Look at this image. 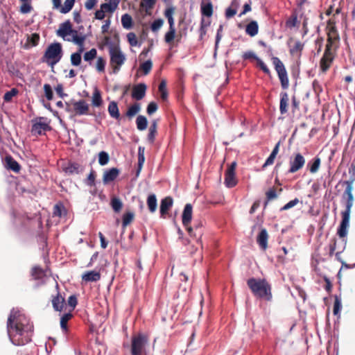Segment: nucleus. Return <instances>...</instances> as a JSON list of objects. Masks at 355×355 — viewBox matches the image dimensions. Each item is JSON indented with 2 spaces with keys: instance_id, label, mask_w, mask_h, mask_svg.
<instances>
[{
  "instance_id": "f257e3e1",
  "label": "nucleus",
  "mask_w": 355,
  "mask_h": 355,
  "mask_svg": "<svg viewBox=\"0 0 355 355\" xmlns=\"http://www.w3.org/2000/svg\"><path fill=\"white\" fill-rule=\"evenodd\" d=\"M33 325L20 310L12 309L7 320V333L10 341L16 346H22L31 340Z\"/></svg>"
},
{
  "instance_id": "f03ea898",
  "label": "nucleus",
  "mask_w": 355,
  "mask_h": 355,
  "mask_svg": "<svg viewBox=\"0 0 355 355\" xmlns=\"http://www.w3.org/2000/svg\"><path fill=\"white\" fill-rule=\"evenodd\" d=\"M104 44L109 48L110 64L112 66V72L117 73L126 60L125 55L122 52L119 44L115 45L110 37L104 38Z\"/></svg>"
},
{
  "instance_id": "7ed1b4c3",
  "label": "nucleus",
  "mask_w": 355,
  "mask_h": 355,
  "mask_svg": "<svg viewBox=\"0 0 355 355\" xmlns=\"http://www.w3.org/2000/svg\"><path fill=\"white\" fill-rule=\"evenodd\" d=\"M247 284L255 296L267 301L271 300V286L266 279L252 277L248 279Z\"/></svg>"
},
{
  "instance_id": "20e7f679",
  "label": "nucleus",
  "mask_w": 355,
  "mask_h": 355,
  "mask_svg": "<svg viewBox=\"0 0 355 355\" xmlns=\"http://www.w3.org/2000/svg\"><path fill=\"white\" fill-rule=\"evenodd\" d=\"M62 45L58 42L51 44L46 49L44 57L47 59L49 65L53 66L62 58Z\"/></svg>"
},
{
  "instance_id": "39448f33",
  "label": "nucleus",
  "mask_w": 355,
  "mask_h": 355,
  "mask_svg": "<svg viewBox=\"0 0 355 355\" xmlns=\"http://www.w3.org/2000/svg\"><path fill=\"white\" fill-rule=\"evenodd\" d=\"M148 343V337L144 334H139L137 336H132L131 340V354L142 355Z\"/></svg>"
},
{
  "instance_id": "423d86ee",
  "label": "nucleus",
  "mask_w": 355,
  "mask_h": 355,
  "mask_svg": "<svg viewBox=\"0 0 355 355\" xmlns=\"http://www.w3.org/2000/svg\"><path fill=\"white\" fill-rule=\"evenodd\" d=\"M332 44V38L329 37L327 39L324 52L320 62V67L323 73L326 72L329 69L334 60V55L331 51Z\"/></svg>"
},
{
  "instance_id": "0eeeda50",
  "label": "nucleus",
  "mask_w": 355,
  "mask_h": 355,
  "mask_svg": "<svg viewBox=\"0 0 355 355\" xmlns=\"http://www.w3.org/2000/svg\"><path fill=\"white\" fill-rule=\"evenodd\" d=\"M275 69L277 71L281 86L283 89H286L289 86L288 74L284 64L277 57L273 56L271 58Z\"/></svg>"
},
{
  "instance_id": "6e6552de",
  "label": "nucleus",
  "mask_w": 355,
  "mask_h": 355,
  "mask_svg": "<svg viewBox=\"0 0 355 355\" xmlns=\"http://www.w3.org/2000/svg\"><path fill=\"white\" fill-rule=\"evenodd\" d=\"M236 166V162H233L225 171L224 184L227 188H232L237 184L235 177Z\"/></svg>"
},
{
  "instance_id": "1a4fd4ad",
  "label": "nucleus",
  "mask_w": 355,
  "mask_h": 355,
  "mask_svg": "<svg viewBox=\"0 0 355 355\" xmlns=\"http://www.w3.org/2000/svg\"><path fill=\"white\" fill-rule=\"evenodd\" d=\"M202 227L203 223L202 220H195L193 227H187L189 236L195 239L198 243L200 241L201 237L203 234Z\"/></svg>"
},
{
  "instance_id": "9d476101",
  "label": "nucleus",
  "mask_w": 355,
  "mask_h": 355,
  "mask_svg": "<svg viewBox=\"0 0 355 355\" xmlns=\"http://www.w3.org/2000/svg\"><path fill=\"white\" fill-rule=\"evenodd\" d=\"M305 164V159L300 153L295 155L294 157L290 160V168L288 173H294L301 169Z\"/></svg>"
},
{
  "instance_id": "9b49d317",
  "label": "nucleus",
  "mask_w": 355,
  "mask_h": 355,
  "mask_svg": "<svg viewBox=\"0 0 355 355\" xmlns=\"http://www.w3.org/2000/svg\"><path fill=\"white\" fill-rule=\"evenodd\" d=\"M51 127L45 121L44 117H40L37 121L33 123L31 132L33 134L41 135L43 131H49Z\"/></svg>"
},
{
  "instance_id": "f8f14e48",
  "label": "nucleus",
  "mask_w": 355,
  "mask_h": 355,
  "mask_svg": "<svg viewBox=\"0 0 355 355\" xmlns=\"http://www.w3.org/2000/svg\"><path fill=\"white\" fill-rule=\"evenodd\" d=\"M341 214L342 220L338 228L337 234L340 238H345L347 234V229L349 226L350 213L342 211Z\"/></svg>"
},
{
  "instance_id": "ddd939ff",
  "label": "nucleus",
  "mask_w": 355,
  "mask_h": 355,
  "mask_svg": "<svg viewBox=\"0 0 355 355\" xmlns=\"http://www.w3.org/2000/svg\"><path fill=\"white\" fill-rule=\"evenodd\" d=\"M73 107L76 114L77 115L81 116L88 114L89 105L83 99L73 102Z\"/></svg>"
},
{
  "instance_id": "4468645a",
  "label": "nucleus",
  "mask_w": 355,
  "mask_h": 355,
  "mask_svg": "<svg viewBox=\"0 0 355 355\" xmlns=\"http://www.w3.org/2000/svg\"><path fill=\"white\" fill-rule=\"evenodd\" d=\"M63 171L68 175H78L83 171V167L77 162H69L63 167Z\"/></svg>"
},
{
  "instance_id": "2eb2a0df",
  "label": "nucleus",
  "mask_w": 355,
  "mask_h": 355,
  "mask_svg": "<svg viewBox=\"0 0 355 355\" xmlns=\"http://www.w3.org/2000/svg\"><path fill=\"white\" fill-rule=\"evenodd\" d=\"M146 85L145 83H139L132 88V97L137 100H141L146 95Z\"/></svg>"
},
{
  "instance_id": "dca6fc26",
  "label": "nucleus",
  "mask_w": 355,
  "mask_h": 355,
  "mask_svg": "<svg viewBox=\"0 0 355 355\" xmlns=\"http://www.w3.org/2000/svg\"><path fill=\"white\" fill-rule=\"evenodd\" d=\"M73 33H77V31L72 29L71 24L69 20H67L60 24L59 29L57 31V34L65 39V37L68 35Z\"/></svg>"
},
{
  "instance_id": "f3484780",
  "label": "nucleus",
  "mask_w": 355,
  "mask_h": 355,
  "mask_svg": "<svg viewBox=\"0 0 355 355\" xmlns=\"http://www.w3.org/2000/svg\"><path fill=\"white\" fill-rule=\"evenodd\" d=\"M193 207L191 204L188 203L184 207L182 215V224L184 227L189 226L192 219Z\"/></svg>"
},
{
  "instance_id": "a211bd4d",
  "label": "nucleus",
  "mask_w": 355,
  "mask_h": 355,
  "mask_svg": "<svg viewBox=\"0 0 355 355\" xmlns=\"http://www.w3.org/2000/svg\"><path fill=\"white\" fill-rule=\"evenodd\" d=\"M173 200L171 197L167 196L162 199L159 207L161 217H164L168 210L173 206Z\"/></svg>"
},
{
  "instance_id": "6ab92c4d",
  "label": "nucleus",
  "mask_w": 355,
  "mask_h": 355,
  "mask_svg": "<svg viewBox=\"0 0 355 355\" xmlns=\"http://www.w3.org/2000/svg\"><path fill=\"white\" fill-rule=\"evenodd\" d=\"M119 174V170L116 168H112L104 172L103 182L104 184H107L114 181Z\"/></svg>"
},
{
  "instance_id": "aec40b11",
  "label": "nucleus",
  "mask_w": 355,
  "mask_h": 355,
  "mask_svg": "<svg viewBox=\"0 0 355 355\" xmlns=\"http://www.w3.org/2000/svg\"><path fill=\"white\" fill-rule=\"evenodd\" d=\"M268 234L265 228H262L257 236V242L260 248L266 250L268 248Z\"/></svg>"
},
{
  "instance_id": "412c9836",
  "label": "nucleus",
  "mask_w": 355,
  "mask_h": 355,
  "mask_svg": "<svg viewBox=\"0 0 355 355\" xmlns=\"http://www.w3.org/2000/svg\"><path fill=\"white\" fill-rule=\"evenodd\" d=\"M82 279L87 282H96L100 280L101 274L96 270L88 271L82 275Z\"/></svg>"
},
{
  "instance_id": "4be33fe9",
  "label": "nucleus",
  "mask_w": 355,
  "mask_h": 355,
  "mask_svg": "<svg viewBox=\"0 0 355 355\" xmlns=\"http://www.w3.org/2000/svg\"><path fill=\"white\" fill-rule=\"evenodd\" d=\"M288 95L286 92L280 94L279 110L282 114L288 112Z\"/></svg>"
},
{
  "instance_id": "5701e85b",
  "label": "nucleus",
  "mask_w": 355,
  "mask_h": 355,
  "mask_svg": "<svg viewBox=\"0 0 355 355\" xmlns=\"http://www.w3.org/2000/svg\"><path fill=\"white\" fill-rule=\"evenodd\" d=\"M65 304L64 298L62 297L60 293H58L52 300V304L53 309L57 311H61Z\"/></svg>"
},
{
  "instance_id": "b1692460",
  "label": "nucleus",
  "mask_w": 355,
  "mask_h": 355,
  "mask_svg": "<svg viewBox=\"0 0 355 355\" xmlns=\"http://www.w3.org/2000/svg\"><path fill=\"white\" fill-rule=\"evenodd\" d=\"M107 111L112 118L114 119H119L120 118L119 110L116 102L114 101H111L108 105Z\"/></svg>"
},
{
  "instance_id": "393cba45",
  "label": "nucleus",
  "mask_w": 355,
  "mask_h": 355,
  "mask_svg": "<svg viewBox=\"0 0 355 355\" xmlns=\"http://www.w3.org/2000/svg\"><path fill=\"white\" fill-rule=\"evenodd\" d=\"M145 148L142 146H139L138 148V166L136 172V175L139 176L144 163L145 162V155H144Z\"/></svg>"
},
{
  "instance_id": "a878e982",
  "label": "nucleus",
  "mask_w": 355,
  "mask_h": 355,
  "mask_svg": "<svg viewBox=\"0 0 355 355\" xmlns=\"http://www.w3.org/2000/svg\"><path fill=\"white\" fill-rule=\"evenodd\" d=\"M6 166L8 169L14 172H19L20 170V165L11 156L6 157Z\"/></svg>"
},
{
  "instance_id": "bb28decb",
  "label": "nucleus",
  "mask_w": 355,
  "mask_h": 355,
  "mask_svg": "<svg viewBox=\"0 0 355 355\" xmlns=\"http://www.w3.org/2000/svg\"><path fill=\"white\" fill-rule=\"evenodd\" d=\"M157 120L155 119L151 122L148 130V140L150 144H153L157 133Z\"/></svg>"
},
{
  "instance_id": "cd10ccee",
  "label": "nucleus",
  "mask_w": 355,
  "mask_h": 355,
  "mask_svg": "<svg viewBox=\"0 0 355 355\" xmlns=\"http://www.w3.org/2000/svg\"><path fill=\"white\" fill-rule=\"evenodd\" d=\"M303 49H304V44L302 43L300 40H297L295 42L294 45L290 48L289 51L292 55H296L298 57H300Z\"/></svg>"
},
{
  "instance_id": "c85d7f7f",
  "label": "nucleus",
  "mask_w": 355,
  "mask_h": 355,
  "mask_svg": "<svg viewBox=\"0 0 355 355\" xmlns=\"http://www.w3.org/2000/svg\"><path fill=\"white\" fill-rule=\"evenodd\" d=\"M259 26L256 21L250 22L245 28V32L251 37L255 36L258 33Z\"/></svg>"
},
{
  "instance_id": "c756f323",
  "label": "nucleus",
  "mask_w": 355,
  "mask_h": 355,
  "mask_svg": "<svg viewBox=\"0 0 355 355\" xmlns=\"http://www.w3.org/2000/svg\"><path fill=\"white\" fill-rule=\"evenodd\" d=\"M147 205L150 212L156 211L157 207V198L155 194H150L147 198Z\"/></svg>"
},
{
  "instance_id": "7c9ffc66",
  "label": "nucleus",
  "mask_w": 355,
  "mask_h": 355,
  "mask_svg": "<svg viewBox=\"0 0 355 355\" xmlns=\"http://www.w3.org/2000/svg\"><path fill=\"white\" fill-rule=\"evenodd\" d=\"M121 24L123 27L126 30L132 28L133 26V21L132 17L127 13L123 15L121 17Z\"/></svg>"
},
{
  "instance_id": "2f4dec72",
  "label": "nucleus",
  "mask_w": 355,
  "mask_h": 355,
  "mask_svg": "<svg viewBox=\"0 0 355 355\" xmlns=\"http://www.w3.org/2000/svg\"><path fill=\"white\" fill-rule=\"evenodd\" d=\"M137 128L139 130L143 131L146 129L148 126V120L146 116L139 115L136 119Z\"/></svg>"
},
{
  "instance_id": "473e14b6",
  "label": "nucleus",
  "mask_w": 355,
  "mask_h": 355,
  "mask_svg": "<svg viewBox=\"0 0 355 355\" xmlns=\"http://www.w3.org/2000/svg\"><path fill=\"white\" fill-rule=\"evenodd\" d=\"M320 162V158L315 157L311 162L308 163V166H309V171L311 173H315L318 171Z\"/></svg>"
},
{
  "instance_id": "72a5a7b5",
  "label": "nucleus",
  "mask_w": 355,
  "mask_h": 355,
  "mask_svg": "<svg viewBox=\"0 0 355 355\" xmlns=\"http://www.w3.org/2000/svg\"><path fill=\"white\" fill-rule=\"evenodd\" d=\"M31 275L35 279H42L45 276V273L42 268L34 266L31 270Z\"/></svg>"
},
{
  "instance_id": "f704fd0d",
  "label": "nucleus",
  "mask_w": 355,
  "mask_h": 355,
  "mask_svg": "<svg viewBox=\"0 0 355 355\" xmlns=\"http://www.w3.org/2000/svg\"><path fill=\"white\" fill-rule=\"evenodd\" d=\"M92 103L94 107H99L102 105L103 100L101 98V94L98 89H96L93 93Z\"/></svg>"
},
{
  "instance_id": "c9c22d12",
  "label": "nucleus",
  "mask_w": 355,
  "mask_h": 355,
  "mask_svg": "<svg viewBox=\"0 0 355 355\" xmlns=\"http://www.w3.org/2000/svg\"><path fill=\"white\" fill-rule=\"evenodd\" d=\"M141 110V107L139 103H135L130 107H128L126 116L129 118H131L136 115Z\"/></svg>"
},
{
  "instance_id": "e433bc0d",
  "label": "nucleus",
  "mask_w": 355,
  "mask_h": 355,
  "mask_svg": "<svg viewBox=\"0 0 355 355\" xmlns=\"http://www.w3.org/2000/svg\"><path fill=\"white\" fill-rule=\"evenodd\" d=\"M201 12L202 15L211 17L213 13V8L211 3L209 2L207 4L202 5Z\"/></svg>"
},
{
  "instance_id": "4c0bfd02",
  "label": "nucleus",
  "mask_w": 355,
  "mask_h": 355,
  "mask_svg": "<svg viewBox=\"0 0 355 355\" xmlns=\"http://www.w3.org/2000/svg\"><path fill=\"white\" fill-rule=\"evenodd\" d=\"M110 160L109 154L105 151H101L98 154V163L101 166L106 165Z\"/></svg>"
},
{
  "instance_id": "58836bf2",
  "label": "nucleus",
  "mask_w": 355,
  "mask_h": 355,
  "mask_svg": "<svg viewBox=\"0 0 355 355\" xmlns=\"http://www.w3.org/2000/svg\"><path fill=\"white\" fill-rule=\"evenodd\" d=\"M111 206L115 212H119L123 207V203L118 198H113L111 200Z\"/></svg>"
},
{
  "instance_id": "ea45409f",
  "label": "nucleus",
  "mask_w": 355,
  "mask_h": 355,
  "mask_svg": "<svg viewBox=\"0 0 355 355\" xmlns=\"http://www.w3.org/2000/svg\"><path fill=\"white\" fill-rule=\"evenodd\" d=\"M75 0H65L64 6L60 9V12L65 14L69 12L73 8Z\"/></svg>"
},
{
  "instance_id": "a19ab883",
  "label": "nucleus",
  "mask_w": 355,
  "mask_h": 355,
  "mask_svg": "<svg viewBox=\"0 0 355 355\" xmlns=\"http://www.w3.org/2000/svg\"><path fill=\"white\" fill-rule=\"evenodd\" d=\"M19 91L17 88H12L10 91L5 93L3 100L5 102H10L12 98L18 94Z\"/></svg>"
},
{
  "instance_id": "79ce46f5",
  "label": "nucleus",
  "mask_w": 355,
  "mask_h": 355,
  "mask_svg": "<svg viewBox=\"0 0 355 355\" xmlns=\"http://www.w3.org/2000/svg\"><path fill=\"white\" fill-rule=\"evenodd\" d=\"M72 317L71 313H64L60 318V327L63 330H67V322L71 319Z\"/></svg>"
},
{
  "instance_id": "37998d69",
  "label": "nucleus",
  "mask_w": 355,
  "mask_h": 355,
  "mask_svg": "<svg viewBox=\"0 0 355 355\" xmlns=\"http://www.w3.org/2000/svg\"><path fill=\"white\" fill-rule=\"evenodd\" d=\"M157 0H141V6L147 12L151 10L155 6Z\"/></svg>"
},
{
  "instance_id": "c03bdc74",
  "label": "nucleus",
  "mask_w": 355,
  "mask_h": 355,
  "mask_svg": "<svg viewBox=\"0 0 355 355\" xmlns=\"http://www.w3.org/2000/svg\"><path fill=\"white\" fill-rule=\"evenodd\" d=\"M134 218V214L132 212H128L123 216L122 226L125 227Z\"/></svg>"
},
{
  "instance_id": "a18cd8bd",
  "label": "nucleus",
  "mask_w": 355,
  "mask_h": 355,
  "mask_svg": "<svg viewBox=\"0 0 355 355\" xmlns=\"http://www.w3.org/2000/svg\"><path fill=\"white\" fill-rule=\"evenodd\" d=\"M96 49H92L89 51L85 52L83 56L85 61L89 62L92 60L96 57Z\"/></svg>"
},
{
  "instance_id": "49530a36",
  "label": "nucleus",
  "mask_w": 355,
  "mask_h": 355,
  "mask_svg": "<svg viewBox=\"0 0 355 355\" xmlns=\"http://www.w3.org/2000/svg\"><path fill=\"white\" fill-rule=\"evenodd\" d=\"M153 63L150 60H148L141 64L140 68L143 70L144 73L147 75L151 70Z\"/></svg>"
},
{
  "instance_id": "de8ad7c7",
  "label": "nucleus",
  "mask_w": 355,
  "mask_h": 355,
  "mask_svg": "<svg viewBox=\"0 0 355 355\" xmlns=\"http://www.w3.org/2000/svg\"><path fill=\"white\" fill-rule=\"evenodd\" d=\"M95 179V172L92 170L87 176V179L85 180V184L89 187H94L96 185Z\"/></svg>"
},
{
  "instance_id": "09e8293b",
  "label": "nucleus",
  "mask_w": 355,
  "mask_h": 355,
  "mask_svg": "<svg viewBox=\"0 0 355 355\" xmlns=\"http://www.w3.org/2000/svg\"><path fill=\"white\" fill-rule=\"evenodd\" d=\"M44 94H45V96L47 98V100L51 101L53 97V93L52 87L49 84H45L44 85Z\"/></svg>"
},
{
  "instance_id": "8fccbe9b",
  "label": "nucleus",
  "mask_w": 355,
  "mask_h": 355,
  "mask_svg": "<svg viewBox=\"0 0 355 355\" xmlns=\"http://www.w3.org/2000/svg\"><path fill=\"white\" fill-rule=\"evenodd\" d=\"M127 39L128 41L131 46H138V41L136 37V35L132 33H128L127 34Z\"/></svg>"
},
{
  "instance_id": "3c124183",
  "label": "nucleus",
  "mask_w": 355,
  "mask_h": 355,
  "mask_svg": "<svg viewBox=\"0 0 355 355\" xmlns=\"http://www.w3.org/2000/svg\"><path fill=\"white\" fill-rule=\"evenodd\" d=\"M81 62L80 53H73L71 55V63L73 66H78Z\"/></svg>"
},
{
  "instance_id": "603ef678",
  "label": "nucleus",
  "mask_w": 355,
  "mask_h": 355,
  "mask_svg": "<svg viewBox=\"0 0 355 355\" xmlns=\"http://www.w3.org/2000/svg\"><path fill=\"white\" fill-rule=\"evenodd\" d=\"M299 202H300L299 199L295 198L293 200H292L289 201L288 202H287L284 206L281 207L280 208V211H286V210L290 209L292 207H293L295 205H297L299 203Z\"/></svg>"
},
{
  "instance_id": "864d4df0",
  "label": "nucleus",
  "mask_w": 355,
  "mask_h": 355,
  "mask_svg": "<svg viewBox=\"0 0 355 355\" xmlns=\"http://www.w3.org/2000/svg\"><path fill=\"white\" fill-rule=\"evenodd\" d=\"M164 20L162 19H157L153 21L151 24V30L153 32H157L163 25Z\"/></svg>"
},
{
  "instance_id": "5fc2aeb1",
  "label": "nucleus",
  "mask_w": 355,
  "mask_h": 355,
  "mask_svg": "<svg viewBox=\"0 0 355 355\" xmlns=\"http://www.w3.org/2000/svg\"><path fill=\"white\" fill-rule=\"evenodd\" d=\"M175 35V28H169L168 31L165 34L164 40L166 43L171 42Z\"/></svg>"
},
{
  "instance_id": "6e6d98bb",
  "label": "nucleus",
  "mask_w": 355,
  "mask_h": 355,
  "mask_svg": "<svg viewBox=\"0 0 355 355\" xmlns=\"http://www.w3.org/2000/svg\"><path fill=\"white\" fill-rule=\"evenodd\" d=\"M342 304L341 300L337 295L335 297V302L334 304V314L336 315L341 310Z\"/></svg>"
},
{
  "instance_id": "4d7b16f0",
  "label": "nucleus",
  "mask_w": 355,
  "mask_h": 355,
  "mask_svg": "<svg viewBox=\"0 0 355 355\" xmlns=\"http://www.w3.org/2000/svg\"><path fill=\"white\" fill-rule=\"evenodd\" d=\"M222 31H223V26L220 25L219 28L217 30V33H216V41H215V46H214V49H215L214 54L215 55L216 54V51L218 48V44H219V42L222 37V35H221Z\"/></svg>"
},
{
  "instance_id": "13d9d810",
  "label": "nucleus",
  "mask_w": 355,
  "mask_h": 355,
  "mask_svg": "<svg viewBox=\"0 0 355 355\" xmlns=\"http://www.w3.org/2000/svg\"><path fill=\"white\" fill-rule=\"evenodd\" d=\"M105 60L102 57H98L96 61V69L99 72L104 71L105 67Z\"/></svg>"
},
{
  "instance_id": "bf43d9fd",
  "label": "nucleus",
  "mask_w": 355,
  "mask_h": 355,
  "mask_svg": "<svg viewBox=\"0 0 355 355\" xmlns=\"http://www.w3.org/2000/svg\"><path fill=\"white\" fill-rule=\"evenodd\" d=\"M267 201L265 202V206L267 205L268 201L275 199L277 197V192L275 189H269L266 193Z\"/></svg>"
},
{
  "instance_id": "052dcab7",
  "label": "nucleus",
  "mask_w": 355,
  "mask_h": 355,
  "mask_svg": "<svg viewBox=\"0 0 355 355\" xmlns=\"http://www.w3.org/2000/svg\"><path fill=\"white\" fill-rule=\"evenodd\" d=\"M101 8L105 12H113L116 8H115L111 2L104 3L101 5Z\"/></svg>"
},
{
  "instance_id": "680f3d73",
  "label": "nucleus",
  "mask_w": 355,
  "mask_h": 355,
  "mask_svg": "<svg viewBox=\"0 0 355 355\" xmlns=\"http://www.w3.org/2000/svg\"><path fill=\"white\" fill-rule=\"evenodd\" d=\"M73 39L72 41L78 46H83V42L85 40V36H79L77 33H73Z\"/></svg>"
},
{
  "instance_id": "e2e57ef3",
  "label": "nucleus",
  "mask_w": 355,
  "mask_h": 355,
  "mask_svg": "<svg viewBox=\"0 0 355 355\" xmlns=\"http://www.w3.org/2000/svg\"><path fill=\"white\" fill-rule=\"evenodd\" d=\"M33 9V7L29 2H23V4L20 7V12L22 14L29 13Z\"/></svg>"
},
{
  "instance_id": "0e129e2a",
  "label": "nucleus",
  "mask_w": 355,
  "mask_h": 355,
  "mask_svg": "<svg viewBox=\"0 0 355 355\" xmlns=\"http://www.w3.org/2000/svg\"><path fill=\"white\" fill-rule=\"evenodd\" d=\"M243 60L254 59L257 61L259 58L252 51L245 52L242 55Z\"/></svg>"
},
{
  "instance_id": "69168bd1",
  "label": "nucleus",
  "mask_w": 355,
  "mask_h": 355,
  "mask_svg": "<svg viewBox=\"0 0 355 355\" xmlns=\"http://www.w3.org/2000/svg\"><path fill=\"white\" fill-rule=\"evenodd\" d=\"M257 64L260 69L267 75H270V71L263 61L259 58L257 61Z\"/></svg>"
},
{
  "instance_id": "338daca9",
  "label": "nucleus",
  "mask_w": 355,
  "mask_h": 355,
  "mask_svg": "<svg viewBox=\"0 0 355 355\" xmlns=\"http://www.w3.org/2000/svg\"><path fill=\"white\" fill-rule=\"evenodd\" d=\"M158 106L155 102H150L147 106V113L149 115L153 114L157 110Z\"/></svg>"
},
{
  "instance_id": "774afa93",
  "label": "nucleus",
  "mask_w": 355,
  "mask_h": 355,
  "mask_svg": "<svg viewBox=\"0 0 355 355\" xmlns=\"http://www.w3.org/2000/svg\"><path fill=\"white\" fill-rule=\"evenodd\" d=\"M55 90L56 92V93L58 94V95L63 98H64L65 96H67V94L64 93L63 92V86L62 84H58L55 87Z\"/></svg>"
}]
</instances>
